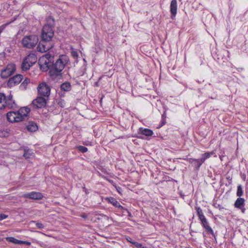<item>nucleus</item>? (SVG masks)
I'll list each match as a JSON object with an SVG mask.
<instances>
[{
	"label": "nucleus",
	"mask_w": 248,
	"mask_h": 248,
	"mask_svg": "<svg viewBox=\"0 0 248 248\" xmlns=\"http://www.w3.org/2000/svg\"><path fill=\"white\" fill-rule=\"evenodd\" d=\"M30 109L27 107L20 108L17 111H10L7 114V120L12 123L20 122L28 119Z\"/></svg>",
	"instance_id": "1"
},
{
	"label": "nucleus",
	"mask_w": 248,
	"mask_h": 248,
	"mask_svg": "<svg viewBox=\"0 0 248 248\" xmlns=\"http://www.w3.org/2000/svg\"><path fill=\"white\" fill-rule=\"evenodd\" d=\"M68 61L69 58L66 55L60 56L53 66L51 70L52 74L58 75V73L62 71Z\"/></svg>",
	"instance_id": "2"
},
{
	"label": "nucleus",
	"mask_w": 248,
	"mask_h": 248,
	"mask_svg": "<svg viewBox=\"0 0 248 248\" xmlns=\"http://www.w3.org/2000/svg\"><path fill=\"white\" fill-rule=\"evenodd\" d=\"M53 57L49 53H47L42 56L39 60L38 63L40 66V69L43 72H46L52 65V61Z\"/></svg>",
	"instance_id": "3"
},
{
	"label": "nucleus",
	"mask_w": 248,
	"mask_h": 248,
	"mask_svg": "<svg viewBox=\"0 0 248 248\" xmlns=\"http://www.w3.org/2000/svg\"><path fill=\"white\" fill-rule=\"evenodd\" d=\"M38 42V37L35 35L24 36L22 40V44L24 47L33 48Z\"/></svg>",
	"instance_id": "4"
},
{
	"label": "nucleus",
	"mask_w": 248,
	"mask_h": 248,
	"mask_svg": "<svg viewBox=\"0 0 248 248\" xmlns=\"http://www.w3.org/2000/svg\"><path fill=\"white\" fill-rule=\"evenodd\" d=\"M37 56L34 54H29L22 62L21 66L22 70L27 71L29 70L37 62Z\"/></svg>",
	"instance_id": "5"
},
{
	"label": "nucleus",
	"mask_w": 248,
	"mask_h": 248,
	"mask_svg": "<svg viewBox=\"0 0 248 248\" xmlns=\"http://www.w3.org/2000/svg\"><path fill=\"white\" fill-rule=\"evenodd\" d=\"M51 89L46 82L40 83L37 87L38 95L48 98L50 94Z\"/></svg>",
	"instance_id": "6"
},
{
	"label": "nucleus",
	"mask_w": 248,
	"mask_h": 248,
	"mask_svg": "<svg viewBox=\"0 0 248 248\" xmlns=\"http://www.w3.org/2000/svg\"><path fill=\"white\" fill-rule=\"evenodd\" d=\"M54 44L52 41H48L41 39L37 47L38 51L44 53L53 47Z\"/></svg>",
	"instance_id": "7"
},
{
	"label": "nucleus",
	"mask_w": 248,
	"mask_h": 248,
	"mask_svg": "<svg viewBox=\"0 0 248 248\" xmlns=\"http://www.w3.org/2000/svg\"><path fill=\"white\" fill-rule=\"evenodd\" d=\"M54 35V31L52 28L48 26H44L42 29L41 39L51 41V39Z\"/></svg>",
	"instance_id": "8"
},
{
	"label": "nucleus",
	"mask_w": 248,
	"mask_h": 248,
	"mask_svg": "<svg viewBox=\"0 0 248 248\" xmlns=\"http://www.w3.org/2000/svg\"><path fill=\"white\" fill-rule=\"evenodd\" d=\"M16 71V66L14 64H9L1 70L0 77L2 78H7L13 74Z\"/></svg>",
	"instance_id": "9"
},
{
	"label": "nucleus",
	"mask_w": 248,
	"mask_h": 248,
	"mask_svg": "<svg viewBox=\"0 0 248 248\" xmlns=\"http://www.w3.org/2000/svg\"><path fill=\"white\" fill-rule=\"evenodd\" d=\"M47 99L48 98L38 95L36 99L32 101V104L36 108H45L46 106Z\"/></svg>",
	"instance_id": "10"
},
{
	"label": "nucleus",
	"mask_w": 248,
	"mask_h": 248,
	"mask_svg": "<svg viewBox=\"0 0 248 248\" xmlns=\"http://www.w3.org/2000/svg\"><path fill=\"white\" fill-rule=\"evenodd\" d=\"M22 78V75L20 74L16 75L9 79L7 85L10 87H13L17 84H18L21 81Z\"/></svg>",
	"instance_id": "11"
},
{
	"label": "nucleus",
	"mask_w": 248,
	"mask_h": 248,
	"mask_svg": "<svg viewBox=\"0 0 248 248\" xmlns=\"http://www.w3.org/2000/svg\"><path fill=\"white\" fill-rule=\"evenodd\" d=\"M200 220L202 222V226L205 228L208 233L211 234L215 236V234L212 229L209 226L208 222L204 216H201L199 217Z\"/></svg>",
	"instance_id": "12"
},
{
	"label": "nucleus",
	"mask_w": 248,
	"mask_h": 248,
	"mask_svg": "<svg viewBox=\"0 0 248 248\" xmlns=\"http://www.w3.org/2000/svg\"><path fill=\"white\" fill-rule=\"evenodd\" d=\"M23 197L26 198H29L33 200H41L43 198V195L40 192H31L24 194Z\"/></svg>",
	"instance_id": "13"
},
{
	"label": "nucleus",
	"mask_w": 248,
	"mask_h": 248,
	"mask_svg": "<svg viewBox=\"0 0 248 248\" xmlns=\"http://www.w3.org/2000/svg\"><path fill=\"white\" fill-rule=\"evenodd\" d=\"M5 101V108L7 107L11 109L14 108L16 107V104L15 100L13 99V95L11 94L6 96Z\"/></svg>",
	"instance_id": "14"
},
{
	"label": "nucleus",
	"mask_w": 248,
	"mask_h": 248,
	"mask_svg": "<svg viewBox=\"0 0 248 248\" xmlns=\"http://www.w3.org/2000/svg\"><path fill=\"white\" fill-rule=\"evenodd\" d=\"M170 10L171 14V17L173 18L175 16L177 10V0H172L170 3Z\"/></svg>",
	"instance_id": "15"
},
{
	"label": "nucleus",
	"mask_w": 248,
	"mask_h": 248,
	"mask_svg": "<svg viewBox=\"0 0 248 248\" xmlns=\"http://www.w3.org/2000/svg\"><path fill=\"white\" fill-rule=\"evenodd\" d=\"M139 132L146 136H151L153 134V131L148 128H140Z\"/></svg>",
	"instance_id": "16"
},
{
	"label": "nucleus",
	"mask_w": 248,
	"mask_h": 248,
	"mask_svg": "<svg viewBox=\"0 0 248 248\" xmlns=\"http://www.w3.org/2000/svg\"><path fill=\"white\" fill-rule=\"evenodd\" d=\"M108 201L114 206L122 209H124V207L120 205V203L115 198L110 197L108 199Z\"/></svg>",
	"instance_id": "17"
},
{
	"label": "nucleus",
	"mask_w": 248,
	"mask_h": 248,
	"mask_svg": "<svg viewBox=\"0 0 248 248\" xmlns=\"http://www.w3.org/2000/svg\"><path fill=\"white\" fill-rule=\"evenodd\" d=\"M245 200L243 198H238L234 203L236 208L241 209L244 206Z\"/></svg>",
	"instance_id": "18"
},
{
	"label": "nucleus",
	"mask_w": 248,
	"mask_h": 248,
	"mask_svg": "<svg viewBox=\"0 0 248 248\" xmlns=\"http://www.w3.org/2000/svg\"><path fill=\"white\" fill-rule=\"evenodd\" d=\"M6 96L3 93H0V109L5 108Z\"/></svg>",
	"instance_id": "19"
},
{
	"label": "nucleus",
	"mask_w": 248,
	"mask_h": 248,
	"mask_svg": "<svg viewBox=\"0 0 248 248\" xmlns=\"http://www.w3.org/2000/svg\"><path fill=\"white\" fill-rule=\"evenodd\" d=\"M27 128L29 131L35 132L37 130L38 126L36 124L33 122H30L27 126Z\"/></svg>",
	"instance_id": "20"
},
{
	"label": "nucleus",
	"mask_w": 248,
	"mask_h": 248,
	"mask_svg": "<svg viewBox=\"0 0 248 248\" xmlns=\"http://www.w3.org/2000/svg\"><path fill=\"white\" fill-rule=\"evenodd\" d=\"M61 88L62 90L68 92L71 90V86L69 82H66L61 84Z\"/></svg>",
	"instance_id": "21"
},
{
	"label": "nucleus",
	"mask_w": 248,
	"mask_h": 248,
	"mask_svg": "<svg viewBox=\"0 0 248 248\" xmlns=\"http://www.w3.org/2000/svg\"><path fill=\"white\" fill-rule=\"evenodd\" d=\"M214 154L215 152L214 151H212L210 152H206L204 154H203L202 155V158H201L202 159V161L204 162L206 159L209 158L211 155H213Z\"/></svg>",
	"instance_id": "22"
},
{
	"label": "nucleus",
	"mask_w": 248,
	"mask_h": 248,
	"mask_svg": "<svg viewBox=\"0 0 248 248\" xmlns=\"http://www.w3.org/2000/svg\"><path fill=\"white\" fill-rule=\"evenodd\" d=\"M31 81L29 78H26L23 82L20 85V88L21 90H26L28 84L30 83Z\"/></svg>",
	"instance_id": "23"
},
{
	"label": "nucleus",
	"mask_w": 248,
	"mask_h": 248,
	"mask_svg": "<svg viewBox=\"0 0 248 248\" xmlns=\"http://www.w3.org/2000/svg\"><path fill=\"white\" fill-rule=\"evenodd\" d=\"M6 239L8 242L15 244L20 245V243H22L21 240H17V239H16L14 237H6Z\"/></svg>",
	"instance_id": "24"
},
{
	"label": "nucleus",
	"mask_w": 248,
	"mask_h": 248,
	"mask_svg": "<svg viewBox=\"0 0 248 248\" xmlns=\"http://www.w3.org/2000/svg\"><path fill=\"white\" fill-rule=\"evenodd\" d=\"M46 22H47V24L46 25H45V26H48L50 28H52L54 25L55 21H54V19L53 18H52L51 16H49L47 17V18L46 19Z\"/></svg>",
	"instance_id": "25"
},
{
	"label": "nucleus",
	"mask_w": 248,
	"mask_h": 248,
	"mask_svg": "<svg viewBox=\"0 0 248 248\" xmlns=\"http://www.w3.org/2000/svg\"><path fill=\"white\" fill-rule=\"evenodd\" d=\"M194 165L197 170H199L203 162L202 161L201 159H193Z\"/></svg>",
	"instance_id": "26"
},
{
	"label": "nucleus",
	"mask_w": 248,
	"mask_h": 248,
	"mask_svg": "<svg viewBox=\"0 0 248 248\" xmlns=\"http://www.w3.org/2000/svg\"><path fill=\"white\" fill-rule=\"evenodd\" d=\"M243 194V191L242 189V187L241 185H239L237 186V193L236 195L238 197H241Z\"/></svg>",
	"instance_id": "27"
},
{
	"label": "nucleus",
	"mask_w": 248,
	"mask_h": 248,
	"mask_svg": "<svg viewBox=\"0 0 248 248\" xmlns=\"http://www.w3.org/2000/svg\"><path fill=\"white\" fill-rule=\"evenodd\" d=\"M77 148L82 153H85L88 151L87 148L83 146H77Z\"/></svg>",
	"instance_id": "28"
},
{
	"label": "nucleus",
	"mask_w": 248,
	"mask_h": 248,
	"mask_svg": "<svg viewBox=\"0 0 248 248\" xmlns=\"http://www.w3.org/2000/svg\"><path fill=\"white\" fill-rule=\"evenodd\" d=\"M31 151L30 150H25L24 152V155H23L26 158H30V157L31 154Z\"/></svg>",
	"instance_id": "29"
},
{
	"label": "nucleus",
	"mask_w": 248,
	"mask_h": 248,
	"mask_svg": "<svg viewBox=\"0 0 248 248\" xmlns=\"http://www.w3.org/2000/svg\"><path fill=\"white\" fill-rule=\"evenodd\" d=\"M197 211V214L198 215L199 217H200L201 216H204L203 214L202 210L200 207L196 208Z\"/></svg>",
	"instance_id": "30"
},
{
	"label": "nucleus",
	"mask_w": 248,
	"mask_h": 248,
	"mask_svg": "<svg viewBox=\"0 0 248 248\" xmlns=\"http://www.w3.org/2000/svg\"><path fill=\"white\" fill-rule=\"evenodd\" d=\"M133 244L137 248H145L141 244L138 243L137 242L133 243Z\"/></svg>",
	"instance_id": "31"
},
{
	"label": "nucleus",
	"mask_w": 248,
	"mask_h": 248,
	"mask_svg": "<svg viewBox=\"0 0 248 248\" xmlns=\"http://www.w3.org/2000/svg\"><path fill=\"white\" fill-rule=\"evenodd\" d=\"M71 54L72 56L75 58H77L78 57V52L75 50H73L71 51Z\"/></svg>",
	"instance_id": "32"
},
{
	"label": "nucleus",
	"mask_w": 248,
	"mask_h": 248,
	"mask_svg": "<svg viewBox=\"0 0 248 248\" xmlns=\"http://www.w3.org/2000/svg\"><path fill=\"white\" fill-rule=\"evenodd\" d=\"M36 225L37 227L40 229H43L44 228V225L41 223H36Z\"/></svg>",
	"instance_id": "33"
},
{
	"label": "nucleus",
	"mask_w": 248,
	"mask_h": 248,
	"mask_svg": "<svg viewBox=\"0 0 248 248\" xmlns=\"http://www.w3.org/2000/svg\"><path fill=\"white\" fill-rule=\"evenodd\" d=\"M8 217V216L4 214H0V220H2Z\"/></svg>",
	"instance_id": "34"
},
{
	"label": "nucleus",
	"mask_w": 248,
	"mask_h": 248,
	"mask_svg": "<svg viewBox=\"0 0 248 248\" xmlns=\"http://www.w3.org/2000/svg\"><path fill=\"white\" fill-rule=\"evenodd\" d=\"M8 24H5L0 26V34L4 30V29L5 28L6 26Z\"/></svg>",
	"instance_id": "35"
},
{
	"label": "nucleus",
	"mask_w": 248,
	"mask_h": 248,
	"mask_svg": "<svg viewBox=\"0 0 248 248\" xmlns=\"http://www.w3.org/2000/svg\"><path fill=\"white\" fill-rule=\"evenodd\" d=\"M21 244H26L27 245L30 246L31 245V243L30 242L22 241V243H20V245Z\"/></svg>",
	"instance_id": "36"
},
{
	"label": "nucleus",
	"mask_w": 248,
	"mask_h": 248,
	"mask_svg": "<svg viewBox=\"0 0 248 248\" xmlns=\"http://www.w3.org/2000/svg\"><path fill=\"white\" fill-rule=\"evenodd\" d=\"M193 159H194V158H189L188 160V161L189 163H192L194 162Z\"/></svg>",
	"instance_id": "37"
},
{
	"label": "nucleus",
	"mask_w": 248,
	"mask_h": 248,
	"mask_svg": "<svg viewBox=\"0 0 248 248\" xmlns=\"http://www.w3.org/2000/svg\"><path fill=\"white\" fill-rule=\"evenodd\" d=\"M130 238V240H129V239H127V240H128L130 243H132V244H133V243H134L135 242L132 241L131 238Z\"/></svg>",
	"instance_id": "38"
},
{
	"label": "nucleus",
	"mask_w": 248,
	"mask_h": 248,
	"mask_svg": "<svg viewBox=\"0 0 248 248\" xmlns=\"http://www.w3.org/2000/svg\"><path fill=\"white\" fill-rule=\"evenodd\" d=\"M116 189H117V191L119 193H120V190H121V188L120 187H118V188H116Z\"/></svg>",
	"instance_id": "39"
},
{
	"label": "nucleus",
	"mask_w": 248,
	"mask_h": 248,
	"mask_svg": "<svg viewBox=\"0 0 248 248\" xmlns=\"http://www.w3.org/2000/svg\"><path fill=\"white\" fill-rule=\"evenodd\" d=\"M81 217L84 218H86L87 217V215L85 214H83L81 215Z\"/></svg>",
	"instance_id": "40"
},
{
	"label": "nucleus",
	"mask_w": 248,
	"mask_h": 248,
	"mask_svg": "<svg viewBox=\"0 0 248 248\" xmlns=\"http://www.w3.org/2000/svg\"><path fill=\"white\" fill-rule=\"evenodd\" d=\"M59 104H60V105L61 106V107H62V103L60 102L59 103Z\"/></svg>",
	"instance_id": "41"
},
{
	"label": "nucleus",
	"mask_w": 248,
	"mask_h": 248,
	"mask_svg": "<svg viewBox=\"0 0 248 248\" xmlns=\"http://www.w3.org/2000/svg\"><path fill=\"white\" fill-rule=\"evenodd\" d=\"M108 181H109V182H110L111 183H113V181L111 180H108Z\"/></svg>",
	"instance_id": "42"
}]
</instances>
